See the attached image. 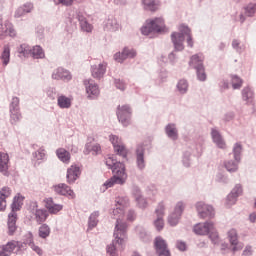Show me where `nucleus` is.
Listing matches in <instances>:
<instances>
[{
	"instance_id": "23",
	"label": "nucleus",
	"mask_w": 256,
	"mask_h": 256,
	"mask_svg": "<svg viewBox=\"0 0 256 256\" xmlns=\"http://www.w3.org/2000/svg\"><path fill=\"white\" fill-rule=\"evenodd\" d=\"M213 142L219 149H225L227 145L225 144V140H223V137H221V134L216 129H212L211 132Z\"/></svg>"
},
{
	"instance_id": "56",
	"label": "nucleus",
	"mask_w": 256,
	"mask_h": 256,
	"mask_svg": "<svg viewBox=\"0 0 256 256\" xmlns=\"http://www.w3.org/2000/svg\"><path fill=\"white\" fill-rule=\"evenodd\" d=\"M233 253H237V251H241L243 249V243L236 241V244H231Z\"/></svg>"
},
{
	"instance_id": "42",
	"label": "nucleus",
	"mask_w": 256,
	"mask_h": 256,
	"mask_svg": "<svg viewBox=\"0 0 256 256\" xmlns=\"http://www.w3.org/2000/svg\"><path fill=\"white\" fill-rule=\"evenodd\" d=\"M231 83L233 89H241L243 87V80L237 75L231 76Z\"/></svg>"
},
{
	"instance_id": "19",
	"label": "nucleus",
	"mask_w": 256,
	"mask_h": 256,
	"mask_svg": "<svg viewBox=\"0 0 256 256\" xmlns=\"http://www.w3.org/2000/svg\"><path fill=\"white\" fill-rule=\"evenodd\" d=\"M55 191L58 195H64L70 197V199H75V192H73L67 184H59L55 186Z\"/></svg>"
},
{
	"instance_id": "31",
	"label": "nucleus",
	"mask_w": 256,
	"mask_h": 256,
	"mask_svg": "<svg viewBox=\"0 0 256 256\" xmlns=\"http://www.w3.org/2000/svg\"><path fill=\"white\" fill-rule=\"evenodd\" d=\"M165 131L169 139H172L173 141H176V139L179 137L175 124H168L165 128Z\"/></svg>"
},
{
	"instance_id": "1",
	"label": "nucleus",
	"mask_w": 256,
	"mask_h": 256,
	"mask_svg": "<svg viewBox=\"0 0 256 256\" xmlns=\"http://www.w3.org/2000/svg\"><path fill=\"white\" fill-rule=\"evenodd\" d=\"M105 163L108 169H112L114 176H112L104 183V187H106V189H109L110 187H113V185H124L125 181H127L125 164L117 162V160L113 156H109L108 158H106Z\"/></svg>"
},
{
	"instance_id": "30",
	"label": "nucleus",
	"mask_w": 256,
	"mask_h": 256,
	"mask_svg": "<svg viewBox=\"0 0 256 256\" xmlns=\"http://www.w3.org/2000/svg\"><path fill=\"white\" fill-rule=\"evenodd\" d=\"M57 103L60 109H69L71 107V98L65 95H60L57 98Z\"/></svg>"
},
{
	"instance_id": "36",
	"label": "nucleus",
	"mask_w": 256,
	"mask_h": 256,
	"mask_svg": "<svg viewBox=\"0 0 256 256\" xmlns=\"http://www.w3.org/2000/svg\"><path fill=\"white\" fill-rule=\"evenodd\" d=\"M32 51L33 48H31V46L27 45V44H22L20 45V47L18 48V53L20 55H23V57H32Z\"/></svg>"
},
{
	"instance_id": "53",
	"label": "nucleus",
	"mask_w": 256,
	"mask_h": 256,
	"mask_svg": "<svg viewBox=\"0 0 256 256\" xmlns=\"http://www.w3.org/2000/svg\"><path fill=\"white\" fill-rule=\"evenodd\" d=\"M80 27L82 31H86V33H91V31H93V26H91V24H89L87 21L82 22Z\"/></svg>"
},
{
	"instance_id": "54",
	"label": "nucleus",
	"mask_w": 256,
	"mask_h": 256,
	"mask_svg": "<svg viewBox=\"0 0 256 256\" xmlns=\"http://www.w3.org/2000/svg\"><path fill=\"white\" fill-rule=\"evenodd\" d=\"M34 157H36L38 161L45 159V149L40 148L34 153Z\"/></svg>"
},
{
	"instance_id": "37",
	"label": "nucleus",
	"mask_w": 256,
	"mask_h": 256,
	"mask_svg": "<svg viewBox=\"0 0 256 256\" xmlns=\"http://www.w3.org/2000/svg\"><path fill=\"white\" fill-rule=\"evenodd\" d=\"M32 57L33 59H43V57H45V52H43V48H41V46H34L32 48Z\"/></svg>"
},
{
	"instance_id": "22",
	"label": "nucleus",
	"mask_w": 256,
	"mask_h": 256,
	"mask_svg": "<svg viewBox=\"0 0 256 256\" xmlns=\"http://www.w3.org/2000/svg\"><path fill=\"white\" fill-rule=\"evenodd\" d=\"M52 79H62V81H71V73L69 71L63 69V68H58L53 74H52Z\"/></svg>"
},
{
	"instance_id": "57",
	"label": "nucleus",
	"mask_w": 256,
	"mask_h": 256,
	"mask_svg": "<svg viewBox=\"0 0 256 256\" xmlns=\"http://www.w3.org/2000/svg\"><path fill=\"white\" fill-rule=\"evenodd\" d=\"M139 235H140V239H142V241H149V239H151V236L145 230H141Z\"/></svg>"
},
{
	"instance_id": "15",
	"label": "nucleus",
	"mask_w": 256,
	"mask_h": 256,
	"mask_svg": "<svg viewBox=\"0 0 256 256\" xmlns=\"http://www.w3.org/2000/svg\"><path fill=\"white\" fill-rule=\"evenodd\" d=\"M136 165L140 171L145 169V147L143 145L136 148Z\"/></svg>"
},
{
	"instance_id": "52",
	"label": "nucleus",
	"mask_w": 256,
	"mask_h": 256,
	"mask_svg": "<svg viewBox=\"0 0 256 256\" xmlns=\"http://www.w3.org/2000/svg\"><path fill=\"white\" fill-rule=\"evenodd\" d=\"M209 233L210 240L214 245H217V243H219V233H217V230H215V228L211 230Z\"/></svg>"
},
{
	"instance_id": "63",
	"label": "nucleus",
	"mask_w": 256,
	"mask_h": 256,
	"mask_svg": "<svg viewBox=\"0 0 256 256\" xmlns=\"http://www.w3.org/2000/svg\"><path fill=\"white\" fill-rule=\"evenodd\" d=\"M239 45H240L239 40H233V42H232L233 49H236V51L241 52V51H243V47H241Z\"/></svg>"
},
{
	"instance_id": "48",
	"label": "nucleus",
	"mask_w": 256,
	"mask_h": 256,
	"mask_svg": "<svg viewBox=\"0 0 256 256\" xmlns=\"http://www.w3.org/2000/svg\"><path fill=\"white\" fill-rule=\"evenodd\" d=\"M136 202L138 207H140V209H145V207H147V200H145V198H143V196H141V194L138 191V194L135 196Z\"/></svg>"
},
{
	"instance_id": "34",
	"label": "nucleus",
	"mask_w": 256,
	"mask_h": 256,
	"mask_svg": "<svg viewBox=\"0 0 256 256\" xmlns=\"http://www.w3.org/2000/svg\"><path fill=\"white\" fill-rule=\"evenodd\" d=\"M239 162L237 160H229L224 163V167L229 173H235L239 169Z\"/></svg>"
},
{
	"instance_id": "7",
	"label": "nucleus",
	"mask_w": 256,
	"mask_h": 256,
	"mask_svg": "<svg viewBox=\"0 0 256 256\" xmlns=\"http://www.w3.org/2000/svg\"><path fill=\"white\" fill-rule=\"evenodd\" d=\"M155 247L158 256H171V252L167 248V242L163 238L157 237L155 239Z\"/></svg>"
},
{
	"instance_id": "51",
	"label": "nucleus",
	"mask_w": 256,
	"mask_h": 256,
	"mask_svg": "<svg viewBox=\"0 0 256 256\" xmlns=\"http://www.w3.org/2000/svg\"><path fill=\"white\" fill-rule=\"evenodd\" d=\"M86 149L88 151H92L93 153H95V155H99V153H101V145L99 144H94V145L87 144Z\"/></svg>"
},
{
	"instance_id": "50",
	"label": "nucleus",
	"mask_w": 256,
	"mask_h": 256,
	"mask_svg": "<svg viewBox=\"0 0 256 256\" xmlns=\"http://www.w3.org/2000/svg\"><path fill=\"white\" fill-rule=\"evenodd\" d=\"M10 118H11V123H17L19 119H21V114L19 113V109L13 110L10 109Z\"/></svg>"
},
{
	"instance_id": "49",
	"label": "nucleus",
	"mask_w": 256,
	"mask_h": 256,
	"mask_svg": "<svg viewBox=\"0 0 256 256\" xmlns=\"http://www.w3.org/2000/svg\"><path fill=\"white\" fill-rule=\"evenodd\" d=\"M189 87V84L187 83V80H180L178 82L177 88L180 93H187V89Z\"/></svg>"
},
{
	"instance_id": "44",
	"label": "nucleus",
	"mask_w": 256,
	"mask_h": 256,
	"mask_svg": "<svg viewBox=\"0 0 256 256\" xmlns=\"http://www.w3.org/2000/svg\"><path fill=\"white\" fill-rule=\"evenodd\" d=\"M97 217H99V212H93L89 217L88 227L89 229H93V227H97Z\"/></svg>"
},
{
	"instance_id": "8",
	"label": "nucleus",
	"mask_w": 256,
	"mask_h": 256,
	"mask_svg": "<svg viewBox=\"0 0 256 256\" xmlns=\"http://www.w3.org/2000/svg\"><path fill=\"white\" fill-rule=\"evenodd\" d=\"M155 213L157 219L154 221V226L157 231H161L163 227H165V222L163 221V217L165 215V206L163 204H159Z\"/></svg>"
},
{
	"instance_id": "9",
	"label": "nucleus",
	"mask_w": 256,
	"mask_h": 256,
	"mask_svg": "<svg viewBox=\"0 0 256 256\" xmlns=\"http://www.w3.org/2000/svg\"><path fill=\"white\" fill-rule=\"evenodd\" d=\"M213 229V222L199 223L194 226V233H196V235H209V232L213 231Z\"/></svg>"
},
{
	"instance_id": "13",
	"label": "nucleus",
	"mask_w": 256,
	"mask_h": 256,
	"mask_svg": "<svg viewBox=\"0 0 256 256\" xmlns=\"http://www.w3.org/2000/svg\"><path fill=\"white\" fill-rule=\"evenodd\" d=\"M135 55H137L135 50L124 48L122 52H118L114 55V59L117 61V63H123L125 59H133Z\"/></svg>"
},
{
	"instance_id": "14",
	"label": "nucleus",
	"mask_w": 256,
	"mask_h": 256,
	"mask_svg": "<svg viewBox=\"0 0 256 256\" xmlns=\"http://www.w3.org/2000/svg\"><path fill=\"white\" fill-rule=\"evenodd\" d=\"M243 193V188H241V185L237 184L231 193L227 196L226 204L228 207H231V205H235L237 203V197Z\"/></svg>"
},
{
	"instance_id": "64",
	"label": "nucleus",
	"mask_w": 256,
	"mask_h": 256,
	"mask_svg": "<svg viewBox=\"0 0 256 256\" xmlns=\"http://www.w3.org/2000/svg\"><path fill=\"white\" fill-rule=\"evenodd\" d=\"M47 95L48 97H50L51 99H55V95H57V91L55 90V88H50L47 91Z\"/></svg>"
},
{
	"instance_id": "35",
	"label": "nucleus",
	"mask_w": 256,
	"mask_h": 256,
	"mask_svg": "<svg viewBox=\"0 0 256 256\" xmlns=\"http://www.w3.org/2000/svg\"><path fill=\"white\" fill-rule=\"evenodd\" d=\"M34 215L37 223L39 224L44 223V221L47 220V211L43 209H36Z\"/></svg>"
},
{
	"instance_id": "26",
	"label": "nucleus",
	"mask_w": 256,
	"mask_h": 256,
	"mask_svg": "<svg viewBox=\"0 0 256 256\" xmlns=\"http://www.w3.org/2000/svg\"><path fill=\"white\" fill-rule=\"evenodd\" d=\"M23 201H25V197L21 196V194L15 196L11 205V213H17V211H21V207H23Z\"/></svg>"
},
{
	"instance_id": "55",
	"label": "nucleus",
	"mask_w": 256,
	"mask_h": 256,
	"mask_svg": "<svg viewBox=\"0 0 256 256\" xmlns=\"http://www.w3.org/2000/svg\"><path fill=\"white\" fill-rule=\"evenodd\" d=\"M10 109H13V110L19 109V98H17V97L12 98V102L10 104Z\"/></svg>"
},
{
	"instance_id": "20",
	"label": "nucleus",
	"mask_w": 256,
	"mask_h": 256,
	"mask_svg": "<svg viewBox=\"0 0 256 256\" xmlns=\"http://www.w3.org/2000/svg\"><path fill=\"white\" fill-rule=\"evenodd\" d=\"M19 246V242L11 241L6 245L0 247V256H9L13 251H15V247Z\"/></svg>"
},
{
	"instance_id": "24",
	"label": "nucleus",
	"mask_w": 256,
	"mask_h": 256,
	"mask_svg": "<svg viewBox=\"0 0 256 256\" xmlns=\"http://www.w3.org/2000/svg\"><path fill=\"white\" fill-rule=\"evenodd\" d=\"M9 171V155L0 152V173L7 175Z\"/></svg>"
},
{
	"instance_id": "5",
	"label": "nucleus",
	"mask_w": 256,
	"mask_h": 256,
	"mask_svg": "<svg viewBox=\"0 0 256 256\" xmlns=\"http://www.w3.org/2000/svg\"><path fill=\"white\" fill-rule=\"evenodd\" d=\"M117 117L119 122L127 127L131 123V107L129 105L118 106Z\"/></svg>"
},
{
	"instance_id": "45",
	"label": "nucleus",
	"mask_w": 256,
	"mask_h": 256,
	"mask_svg": "<svg viewBox=\"0 0 256 256\" xmlns=\"http://www.w3.org/2000/svg\"><path fill=\"white\" fill-rule=\"evenodd\" d=\"M196 73L199 81H205L207 79V74L205 73V67H203V65L197 66Z\"/></svg>"
},
{
	"instance_id": "47",
	"label": "nucleus",
	"mask_w": 256,
	"mask_h": 256,
	"mask_svg": "<svg viewBox=\"0 0 256 256\" xmlns=\"http://www.w3.org/2000/svg\"><path fill=\"white\" fill-rule=\"evenodd\" d=\"M29 247H31L33 249V251H35L38 255H41L42 251L41 248H39V246H36L35 243L33 242V234L29 233V239L27 241Z\"/></svg>"
},
{
	"instance_id": "2",
	"label": "nucleus",
	"mask_w": 256,
	"mask_h": 256,
	"mask_svg": "<svg viewBox=\"0 0 256 256\" xmlns=\"http://www.w3.org/2000/svg\"><path fill=\"white\" fill-rule=\"evenodd\" d=\"M187 37V43L189 47H193V38H191V29L185 25H180L179 32H174L171 34L172 43L176 51H183L185 46L183 41Z\"/></svg>"
},
{
	"instance_id": "12",
	"label": "nucleus",
	"mask_w": 256,
	"mask_h": 256,
	"mask_svg": "<svg viewBox=\"0 0 256 256\" xmlns=\"http://www.w3.org/2000/svg\"><path fill=\"white\" fill-rule=\"evenodd\" d=\"M9 36V37H16L17 31L13 27V24L9 21H6L3 26V22L0 20V36Z\"/></svg>"
},
{
	"instance_id": "6",
	"label": "nucleus",
	"mask_w": 256,
	"mask_h": 256,
	"mask_svg": "<svg viewBox=\"0 0 256 256\" xmlns=\"http://www.w3.org/2000/svg\"><path fill=\"white\" fill-rule=\"evenodd\" d=\"M196 210L201 219H211V217H215V210L213 209V206H209L203 202H198L196 204Z\"/></svg>"
},
{
	"instance_id": "27",
	"label": "nucleus",
	"mask_w": 256,
	"mask_h": 256,
	"mask_svg": "<svg viewBox=\"0 0 256 256\" xmlns=\"http://www.w3.org/2000/svg\"><path fill=\"white\" fill-rule=\"evenodd\" d=\"M46 208L50 213L56 214L63 209V205L55 204V202H53V198H48L46 200Z\"/></svg>"
},
{
	"instance_id": "11",
	"label": "nucleus",
	"mask_w": 256,
	"mask_h": 256,
	"mask_svg": "<svg viewBox=\"0 0 256 256\" xmlns=\"http://www.w3.org/2000/svg\"><path fill=\"white\" fill-rule=\"evenodd\" d=\"M110 141L118 155H121V157L124 158L127 157V149H125V146L121 144V140H119V137L112 135L110 136Z\"/></svg>"
},
{
	"instance_id": "21",
	"label": "nucleus",
	"mask_w": 256,
	"mask_h": 256,
	"mask_svg": "<svg viewBox=\"0 0 256 256\" xmlns=\"http://www.w3.org/2000/svg\"><path fill=\"white\" fill-rule=\"evenodd\" d=\"M107 71V64L102 63L99 65H93L92 66V76L95 79H101L105 75V72Z\"/></svg>"
},
{
	"instance_id": "61",
	"label": "nucleus",
	"mask_w": 256,
	"mask_h": 256,
	"mask_svg": "<svg viewBox=\"0 0 256 256\" xmlns=\"http://www.w3.org/2000/svg\"><path fill=\"white\" fill-rule=\"evenodd\" d=\"M115 86L117 89H120V91H125V82L121 80H115Z\"/></svg>"
},
{
	"instance_id": "28",
	"label": "nucleus",
	"mask_w": 256,
	"mask_h": 256,
	"mask_svg": "<svg viewBox=\"0 0 256 256\" xmlns=\"http://www.w3.org/2000/svg\"><path fill=\"white\" fill-rule=\"evenodd\" d=\"M24 7H28V9H25ZM24 7L21 6L15 11L14 17L16 19H19V17H23V15H27V13H31V11H33L32 3H26V4H24Z\"/></svg>"
},
{
	"instance_id": "60",
	"label": "nucleus",
	"mask_w": 256,
	"mask_h": 256,
	"mask_svg": "<svg viewBox=\"0 0 256 256\" xmlns=\"http://www.w3.org/2000/svg\"><path fill=\"white\" fill-rule=\"evenodd\" d=\"M253 255V247L251 246H246L243 253H242V256H251Z\"/></svg>"
},
{
	"instance_id": "18",
	"label": "nucleus",
	"mask_w": 256,
	"mask_h": 256,
	"mask_svg": "<svg viewBox=\"0 0 256 256\" xmlns=\"http://www.w3.org/2000/svg\"><path fill=\"white\" fill-rule=\"evenodd\" d=\"M79 175H81V169L78 166L72 165L67 170V182L68 183H75L77 179H79Z\"/></svg>"
},
{
	"instance_id": "59",
	"label": "nucleus",
	"mask_w": 256,
	"mask_h": 256,
	"mask_svg": "<svg viewBox=\"0 0 256 256\" xmlns=\"http://www.w3.org/2000/svg\"><path fill=\"white\" fill-rule=\"evenodd\" d=\"M176 247L179 249V251H187V244L183 241H178L176 243Z\"/></svg>"
},
{
	"instance_id": "41",
	"label": "nucleus",
	"mask_w": 256,
	"mask_h": 256,
	"mask_svg": "<svg viewBox=\"0 0 256 256\" xmlns=\"http://www.w3.org/2000/svg\"><path fill=\"white\" fill-rule=\"evenodd\" d=\"M243 151V146L239 143H236L233 147V155L235 161H241V152Z\"/></svg>"
},
{
	"instance_id": "3",
	"label": "nucleus",
	"mask_w": 256,
	"mask_h": 256,
	"mask_svg": "<svg viewBox=\"0 0 256 256\" xmlns=\"http://www.w3.org/2000/svg\"><path fill=\"white\" fill-rule=\"evenodd\" d=\"M165 30V21L163 18L147 20L146 25L141 28L142 35H151V33H163Z\"/></svg>"
},
{
	"instance_id": "62",
	"label": "nucleus",
	"mask_w": 256,
	"mask_h": 256,
	"mask_svg": "<svg viewBox=\"0 0 256 256\" xmlns=\"http://www.w3.org/2000/svg\"><path fill=\"white\" fill-rule=\"evenodd\" d=\"M75 0H57V3H60L61 5H64L65 7H71L73 5V2Z\"/></svg>"
},
{
	"instance_id": "16",
	"label": "nucleus",
	"mask_w": 256,
	"mask_h": 256,
	"mask_svg": "<svg viewBox=\"0 0 256 256\" xmlns=\"http://www.w3.org/2000/svg\"><path fill=\"white\" fill-rule=\"evenodd\" d=\"M11 188L4 186L0 190V211H5L7 209V198L11 197Z\"/></svg>"
},
{
	"instance_id": "10",
	"label": "nucleus",
	"mask_w": 256,
	"mask_h": 256,
	"mask_svg": "<svg viewBox=\"0 0 256 256\" xmlns=\"http://www.w3.org/2000/svg\"><path fill=\"white\" fill-rule=\"evenodd\" d=\"M84 85L86 87V93L90 99L99 97V86H97L93 80H85Z\"/></svg>"
},
{
	"instance_id": "40",
	"label": "nucleus",
	"mask_w": 256,
	"mask_h": 256,
	"mask_svg": "<svg viewBox=\"0 0 256 256\" xmlns=\"http://www.w3.org/2000/svg\"><path fill=\"white\" fill-rule=\"evenodd\" d=\"M1 59L3 61V65H9V61L11 59V50L9 49V46L4 47Z\"/></svg>"
},
{
	"instance_id": "29",
	"label": "nucleus",
	"mask_w": 256,
	"mask_h": 256,
	"mask_svg": "<svg viewBox=\"0 0 256 256\" xmlns=\"http://www.w3.org/2000/svg\"><path fill=\"white\" fill-rule=\"evenodd\" d=\"M142 3L146 11H151L152 13H155V11L159 9V2L155 0H142Z\"/></svg>"
},
{
	"instance_id": "39",
	"label": "nucleus",
	"mask_w": 256,
	"mask_h": 256,
	"mask_svg": "<svg viewBox=\"0 0 256 256\" xmlns=\"http://www.w3.org/2000/svg\"><path fill=\"white\" fill-rule=\"evenodd\" d=\"M49 235H51V228H49L47 224H43L39 228V237H41V239H47Z\"/></svg>"
},
{
	"instance_id": "17",
	"label": "nucleus",
	"mask_w": 256,
	"mask_h": 256,
	"mask_svg": "<svg viewBox=\"0 0 256 256\" xmlns=\"http://www.w3.org/2000/svg\"><path fill=\"white\" fill-rule=\"evenodd\" d=\"M8 235H15V232L17 231V213L10 212L8 215Z\"/></svg>"
},
{
	"instance_id": "38",
	"label": "nucleus",
	"mask_w": 256,
	"mask_h": 256,
	"mask_svg": "<svg viewBox=\"0 0 256 256\" xmlns=\"http://www.w3.org/2000/svg\"><path fill=\"white\" fill-rule=\"evenodd\" d=\"M242 99L243 101H247V103H251L253 101V92L251 88L246 87L242 90Z\"/></svg>"
},
{
	"instance_id": "58",
	"label": "nucleus",
	"mask_w": 256,
	"mask_h": 256,
	"mask_svg": "<svg viewBox=\"0 0 256 256\" xmlns=\"http://www.w3.org/2000/svg\"><path fill=\"white\" fill-rule=\"evenodd\" d=\"M126 217H127V221H135L137 214H135V210H129L127 212Z\"/></svg>"
},
{
	"instance_id": "32",
	"label": "nucleus",
	"mask_w": 256,
	"mask_h": 256,
	"mask_svg": "<svg viewBox=\"0 0 256 256\" xmlns=\"http://www.w3.org/2000/svg\"><path fill=\"white\" fill-rule=\"evenodd\" d=\"M203 59V54L193 55L189 62L190 67H194V69L197 70V67H199V65H203Z\"/></svg>"
},
{
	"instance_id": "46",
	"label": "nucleus",
	"mask_w": 256,
	"mask_h": 256,
	"mask_svg": "<svg viewBox=\"0 0 256 256\" xmlns=\"http://www.w3.org/2000/svg\"><path fill=\"white\" fill-rule=\"evenodd\" d=\"M196 73L199 81H205L207 79V74L205 73V67H203V65L197 66Z\"/></svg>"
},
{
	"instance_id": "43",
	"label": "nucleus",
	"mask_w": 256,
	"mask_h": 256,
	"mask_svg": "<svg viewBox=\"0 0 256 256\" xmlns=\"http://www.w3.org/2000/svg\"><path fill=\"white\" fill-rule=\"evenodd\" d=\"M228 238H229L231 245H237V241H239V236L237 234V230L231 229L228 232Z\"/></svg>"
},
{
	"instance_id": "33",
	"label": "nucleus",
	"mask_w": 256,
	"mask_h": 256,
	"mask_svg": "<svg viewBox=\"0 0 256 256\" xmlns=\"http://www.w3.org/2000/svg\"><path fill=\"white\" fill-rule=\"evenodd\" d=\"M56 153H57V157L63 163H69V161L71 160V154L63 148L58 149Z\"/></svg>"
},
{
	"instance_id": "4",
	"label": "nucleus",
	"mask_w": 256,
	"mask_h": 256,
	"mask_svg": "<svg viewBox=\"0 0 256 256\" xmlns=\"http://www.w3.org/2000/svg\"><path fill=\"white\" fill-rule=\"evenodd\" d=\"M183 211H185V204L183 202H178L174 211L168 216V223L171 227H175V225L179 223V219H181Z\"/></svg>"
},
{
	"instance_id": "25",
	"label": "nucleus",
	"mask_w": 256,
	"mask_h": 256,
	"mask_svg": "<svg viewBox=\"0 0 256 256\" xmlns=\"http://www.w3.org/2000/svg\"><path fill=\"white\" fill-rule=\"evenodd\" d=\"M104 29L106 31H111L112 33L115 31H119V29H121V25L119 24V22L117 21V19L115 18H109L106 21V24L104 26Z\"/></svg>"
}]
</instances>
